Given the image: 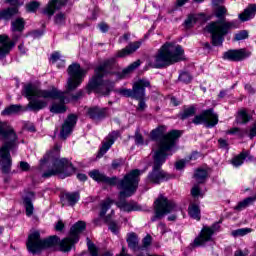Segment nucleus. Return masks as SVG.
Returning <instances> with one entry per match:
<instances>
[{"mask_svg": "<svg viewBox=\"0 0 256 256\" xmlns=\"http://www.w3.org/2000/svg\"><path fill=\"white\" fill-rule=\"evenodd\" d=\"M67 71L69 78L66 84V91L64 92L57 89L41 90L35 84L24 86V97L30 101L28 107L31 111L45 109L47 107L46 99H61V101H66V103H77L79 99H83V95H85L83 90H78L74 94H71V91H75L83 83L87 70L81 68V64L73 63L68 67Z\"/></svg>", "mask_w": 256, "mask_h": 256, "instance_id": "1", "label": "nucleus"}, {"mask_svg": "<svg viewBox=\"0 0 256 256\" xmlns=\"http://www.w3.org/2000/svg\"><path fill=\"white\" fill-rule=\"evenodd\" d=\"M89 175L91 179L97 183H104L105 185H110L112 187L118 185V189L121 191L119 192L116 206L121 209V211H126L127 213H131V211H139L137 203L133 201L127 202V200H125L126 197L135 195V191H137V187H139V175H141L139 169L132 170L130 173L126 174L122 180H119L117 176L109 177L99 170H93Z\"/></svg>", "mask_w": 256, "mask_h": 256, "instance_id": "2", "label": "nucleus"}, {"mask_svg": "<svg viewBox=\"0 0 256 256\" xmlns=\"http://www.w3.org/2000/svg\"><path fill=\"white\" fill-rule=\"evenodd\" d=\"M85 229H87V224L84 221L76 222L70 229V236L64 238L62 241L59 239V236L55 235L42 240L41 233L34 231L28 235L26 247L33 255L41 253L43 249H49L56 245H59L60 251H63V253H69L73 245L79 243V235H81Z\"/></svg>", "mask_w": 256, "mask_h": 256, "instance_id": "3", "label": "nucleus"}, {"mask_svg": "<svg viewBox=\"0 0 256 256\" xmlns=\"http://www.w3.org/2000/svg\"><path fill=\"white\" fill-rule=\"evenodd\" d=\"M174 134H169L161 139L159 142V149L153 150V167L152 171L147 176V183H153L154 185H159L162 181H169L171 179V174L165 172L161 167L165 161H167V156L169 151H172L175 147V142L169 137H173Z\"/></svg>", "mask_w": 256, "mask_h": 256, "instance_id": "4", "label": "nucleus"}, {"mask_svg": "<svg viewBox=\"0 0 256 256\" xmlns=\"http://www.w3.org/2000/svg\"><path fill=\"white\" fill-rule=\"evenodd\" d=\"M0 139L4 141L0 147V169L2 173L9 175L13 165L11 151H15L19 147V137L13 127L9 126L7 122L0 121Z\"/></svg>", "mask_w": 256, "mask_h": 256, "instance_id": "5", "label": "nucleus"}, {"mask_svg": "<svg viewBox=\"0 0 256 256\" xmlns=\"http://www.w3.org/2000/svg\"><path fill=\"white\" fill-rule=\"evenodd\" d=\"M225 15H227V8L225 6H218L215 10V17L219 20L213 21L205 27V31L211 35L214 47L223 45L225 35L229 34V31L239 29V21H227Z\"/></svg>", "mask_w": 256, "mask_h": 256, "instance_id": "6", "label": "nucleus"}, {"mask_svg": "<svg viewBox=\"0 0 256 256\" xmlns=\"http://www.w3.org/2000/svg\"><path fill=\"white\" fill-rule=\"evenodd\" d=\"M115 67H117L115 58L107 59L96 67L94 70L95 74L88 83V93L94 91V93H98L104 97L109 96L111 91L115 88V82L111 80H103V77L113 73L112 71Z\"/></svg>", "mask_w": 256, "mask_h": 256, "instance_id": "7", "label": "nucleus"}, {"mask_svg": "<svg viewBox=\"0 0 256 256\" xmlns=\"http://www.w3.org/2000/svg\"><path fill=\"white\" fill-rule=\"evenodd\" d=\"M60 148L58 145H55L54 148L47 152L43 158L40 160L41 165L45 163H51L52 167L48 171L42 174L44 179H49V177H54L55 175H60L61 177H70L75 173V167L69 162L66 158L60 157Z\"/></svg>", "mask_w": 256, "mask_h": 256, "instance_id": "8", "label": "nucleus"}, {"mask_svg": "<svg viewBox=\"0 0 256 256\" xmlns=\"http://www.w3.org/2000/svg\"><path fill=\"white\" fill-rule=\"evenodd\" d=\"M185 51L181 45L175 43H165L159 50L157 55L154 56L150 62V67L154 69H163L173 63L183 61Z\"/></svg>", "mask_w": 256, "mask_h": 256, "instance_id": "9", "label": "nucleus"}, {"mask_svg": "<svg viewBox=\"0 0 256 256\" xmlns=\"http://www.w3.org/2000/svg\"><path fill=\"white\" fill-rule=\"evenodd\" d=\"M177 204L173 200L167 199V197L160 195L154 202L155 215L151 218V221L155 222L157 219H163L165 215L178 211Z\"/></svg>", "mask_w": 256, "mask_h": 256, "instance_id": "10", "label": "nucleus"}, {"mask_svg": "<svg viewBox=\"0 0 256 256\" xmlns=\"http://www.w3.org/2000/svg\"><path fill=\"white\" fill-rule=\"evenodd\" d=\"M151 87V82L147 79H140L133 84L132 89L121 88L115 90L122 97H131L132 99H145V89Z\"/></svg>", "mask_w": 256, "mask_h": 256, "instance_id": "11", "label": "nucleus"}, {"mask_svg": "<svg viewBox=\"0 0 256 256\" xmlns=\"http://www.w3.org/2000/svg\"><path fill=\"white\" fill-rule=\"evenodd\" d=\"M167 126H158L157 128H155L154 130H152L150 132V139H152V141H157L156 143V151L159 150V143H161L162 139H165V137H168V139H173L174 141V147L177 144V139H179V137H181V131L179 130H172L170 132H168L167 134ZM171 134H174L172 136H169Z\"/></svg>", "mask_w": 256, "mask_h": 256, "instance_id": "12", "label": "nucleus"}, {"mask_svg": "<svg viewBox=\"0 0 256 256\" xmlns=\"http://www.w3.org/2000/svg\"><path fill=\"white\" fill-rule=\"evenodd\" d=\"M194 125H206V127H215L219 123V116L213 112V109L203 111L192 119Z\"/></svg>", "mask_w": 256, "mask_h": 256, "instance_id": "13", "label": "nucleus"}, {"mask_svg": "<svg viewBox=\"0 0 256 256\" xmlns=\"http://www.w3.org/2000/svg\"><path fill=\"white\" fill-rule=\"evenodd\" d=\"M20 37L21 33L19 32L18 34L17 32H13L12 39L5 34L0 35V59H5L11 53V50L17 45Z\"/></svg>", "mask_w": 256, "mask_h": 256, "instance_id": "14", "label": "nucleus"}, {"mask_svg": "<svg viewBox=\"0 0 256 256\" xmlns=\"http://www.w3.org/2000/svg\"><path fill=\"white\" fill-rule=\"evenodd\" d=\"M77 125V115L70 114L62 124V128L60 131L61 139H67L70 133H73V129Z\"/></svg>", "mask_w": 256, "mask_h": 256, "instance_id": "15", "label": "nucleus"}, {"mask_svg": "<svg viewBox=\"0 0 256 256\" xmlns=\"http://www.w3.org/2000/svg\"><path fill=\"white\" fill-rule=\"evenodd\" d=\"M251 56V52L247 51V49L242 48L238 50H228L224 53V59H227L228 61H243L244 59H247V57Z\"/></svg>", "mask_w": 256, "mask_h": 256, "instance_id": "16", "label": "nucleus"}, {"mask_svg": "<svg viewBox=\"0 0 256 256\" xmlns=\"http://www.w3.org/2000/svg\"><path fill=\"white\" fill-rule=\"evenodd\" d=\"M69 0H50L47 6L44 8V15H48V17H53L55 15V11H59V9H63Z\"/></svg>", "mask_w": 256, "mask_h": 256, "instance_id": "17", "label": "nucleus"}, {"mask_svg": "<svg viewBox=\"0 0 256 256\" xmlns=\"http://www.w3.org/2000/svg\"><path fill=\"white\" fill-rule=\"evenodd\" d=\"M213 233H215V226L211 227H204L201 230L200 235L195 238L194 240V246L199 247L201 245H204V243H207V241H211V237H213Z\"/></svg>", "mask_w": 256, "mask_h": 256, "instance_id": "18", "label": "nucleus"}, {"mask_svg": "<svg viewBox=\"0 0 256 256\" xmlns=\"http://www.w3.org/2000/svg\"><path fill=\"white\" fill-rule=\"evenodd\" d=\"M118 138V131H113L106 137L105 141L102 144V147L99 150L100 157H103V155H105V153H107L111 149V146L113 145V143H115V141H117Z\"/></svg>", "mask_w": 256, "mask_h": 256, "instance_id": "19", "label": "nucleus"}, {"mask_svg": "<svg viewBox=\"0 0 256 256\" xmlns=\"http://www.w3.org/2000/svg\"><path fill=\"white\" fill-rule=\"evenodd\" d=\"M88 115L93 121H101L109 117V108H99L97 106L88 109Z\"/></svg>", "mask_w": 256, "mask_h": 256, "instance_id": "20", "label": "nucleus"}, {"mask_svg": "<svg viewBox=\"0 0 256 256\" xmlns=\"http://www.w3.org/2000/svg\"><path fill=\"white\" fill-rule=\"evenodd\" d=\"M141 45V41L132 42L128 44V46H126L124 49L118 51L116 57L123 58L132 55V53H135V51H137Z\"/></svg>", "mask_w": 256, "mask_h": 256, "instance_id": "21", "label": "nucleus"}, {"mask_svg": "<svg viewBox=\"0 0 256 256\" xmlns=\"http://www.w3.org/2000/svg\"><path fill=\"white\" fill-rule=\"evenodd\" d=\"M256 15V4H249L248 7L238 15V19L245 23V21H251Z\"/></svg>", "mask_w": 256, "mask_h": 256, "instance_id": "22", "label": "nucleus"}, {"mask_svg": "<svg viewBox=\"0 0 256 256\" xmlns=\"http://www.w3.org/2000/svg\"><path fill=\"white\" fill-rule=\"evenodd\" d=\"M18 6L10 7L4 10L0 11V21L4 19V21H9L10 19H13L15 15L19 13Z\"/></svg>", "mask_w": 256, "mask_h": 256, "instance_id": "23", "label": "nucleus"}, {"mask_svg": "<svg viewBox=\"0 0 256 256\" xmlns=\"http://www.w3.org/2000/svg\"><path fill=\"white\" fill-rule=\"evenodd\" d=\"M197 113V107L195 105L184 106L183 111L178 114L179 119L185 121V119H189V117H194Z\"/></svg>", "mask_w": 256, "mask_h": 256, "instance_id": "24", "label": "nucleus"}, {"mask_svg": "<svg viewBox=\"0 0 256 256\" xmlns=\"http://www.w3.org/2000/svg\"><path fill=\"white\" fill-rule=\"evenodd\" d=\"M31 197H35V194L33 192H29L28 196L24 197V199H23L27 217H31V215H33V211L35 209L33 207V200H31Z\"/></svg>", "mask_w": 256, "mask_h": 256, "instance_id": "25", "label": "nucleus"}, {"mask_svg": "<svg viewBox=\"0 0 256 256\" xmlns=\"http://www.w3.org/2000/svg\"><path fill=\"white\" fill-rule=\"evenodd\" d=\"M12 33H23L25 31V19L17 18L11 22Z\"/></svg>", "mask_w": 256, "mask_h": 256, "instance_id": "26", "label": "nucleus"}, {"mask_svg": "<svg viewBox=\"0 0 256 256\" xmlns=\"http://www.w3.org/2000/svg\"><path fill=\"white\" fill-rule=\"evenodd\" d=\"M256 201V194L254 196L248 197L238 203L237 206L234 207L235 211H243V209H247L250 205Z\"/></svg>", "mask_w": 256, "mask_h": 256, "instance_id": "27", "label": "nucleus"}, {"mask_svg": "<svg viewBox=\"0 0 256 256\" xmlns=\"http://www.w3.org/2000/svg\"><path fill=\"white\" fill-rule=\"evenodd\" d=\"M59 103L54 102L50 108L51 113H65L67 111V106H65V103H69L67 101H63L61 99H58Z\"/></svg>", "mask_w": 256, "mask_h": 256, "instance_id": "28", "label": "nucleus"}, {"mask_svg": "<svg viewBox=\"0 0 256 256\" xmlns=\"http://www.w3.org/2000/svg\"><path fill=\"white\" fill-rule=\"evenodd\" d=\"M79 192H72V193H65L63 195V199L68 202V205L73 207L74 205H77L80 199Z\"/></svg>", "mask_w": 256, "mask_h": 256, "instance_id": "29", "label": "nucleus"}, {"mask_svg": "<svg viewBox=\"0 0 256 256\" xmlns=\"http://www.w3.org/2000/svg\"><path fill=\"white\" fill-rule=\"evenodd\" d=\"M128 247L132 249V251H139L141 247H139V239L135 233L129 234L127 238Z\"/></svg>", "mask_w": 256, "mask_h": 256, "instance_id": "30", "label": "nucleus"}, {"mask_svg": "<svg viewBox=\"0 0 256 256\" xmlns=\"http://www.w3.org/2000/svg\"><path fill=\"white\" fill-rule=\"evenodd\" d=\"M140 65H141V60H137V61L133 62L127 68L122 70V72L119 76V79H125V77H127V75H129V73H133V71H135V69H137Z\"/></svg>", "mask_w": 256, "mask_h": 256, "instance_id": "31", "label": "nucleus"}, {"mask_svg": "<svg viewBox=\"0 0 256 256\" xmlns=\"http://www.w3.org/2000/svg\"><path fill=\"white\" fill-rule=\"evenodd\" d=\"M188 214L192 219H196V221L201 220V210L197 204H191L188 208Z\"/></svg>", "mask_w": 256, "mask_h": 256, "instance_id": "32", "label": "nucleus"}, {"mask_svg": "<svg viewBox=\"0 0 256 256\" xmlns=\"http://www.w3.org/2000/svg\"><path fill=\"white\" fill-rule=\"evenodd\" d=\"M87 245L90 256H99V248H97V246L93 244V242L88 241ZM102 256H113V253H111L110 251H106L102 254Z\"/></svg>", "mask_w": 256, "mask_h": 256, "instance_id": "33", "label": "nucleus"}, {"mask_svg": "<svg viewBox=\"0 0 256 256\" xmlns=\"http://www.w3.org/2000/svg\"><path fill=\"white\" fill-rule=\"evenodd\" d=\"M237 123L245 125L251 121V115L247 113V110H240L238 116L236 117Z\"/></svg>", "mask_w": 256, "mask_h": 256, "instance_id": "34", "label": "nucleus"}, {"mask_svg": "<svg viewBox=\"0 0 256 256\" xmlns=\"http://www.w3.org/2000/svg\"><path fill=\"white\" fill-rule=\"evenodd\" d=\"M21 111H23L21 105H10L2 111V115H17V113H21Z\"/></svg>", "mask_w": 256, "mask_h": 256, "instance_id": "35", "label": "nucleus"}, {"mask_svg": "<svg viewBox=\"0 0 256 256\" xmlns=\"http://www.w3.org/2000/svg\"><path fill=\"white\" fill-rule=\"evenodd\" d=\"M249 155L248 152H241L239 155L235 156L232 159V165L234 167H241V165L244 163V161L247 159V156Z\"/></svg>", "mask_w": 256, "mask_h": 256, "instance_id": "36", "label": "nucleus"}, {"mask_svg": "<svg viewBox=\"0 0 256 256\" xmlns=\"http://www.w3.org/2000/svg\"><path fill=\"white\" fill-rule=\"evenodd\" d=\"M112 205H113V200H111V198H107L106 200H104L101 203L100 217L107 215V211L111 209Z\"/></svg>", "mask_w": 256, "mask_h": 256, "instance_id": "37", "label": "nucleus"}, {"mask_svg": "<svg viewBox=\"0 0 256 256\" xmlns=\"http://www.w3.org/2000/svg\"><path fill=\"white\" fill-rule=\"evenodd\" d=\"M207 170L205 169H198L194 174V179H196L197 183H205L207 179Z\"/></svg>", "mask_w": 256, "mask_h": 256, "instance_id": "38", "label": "nucleus"}, {"mask_svg": "<svg viewBox=\"0 0 256 256\" xmlns=\"http://www.w3.org/2000/svg\"><path fill=\"white\" fill-rule=\"evenodd\" d=\"M249 233H253V229L251 228H240L237 230H233L231 235L233 237H245V235H249Z\"/></svg>", "mask_w": 256, "mask_h": 256, "instance_id": "39", "label": "nucleus"}, {"mask_svg": "<svg viewBox=\"0 0 256 256\" xmlns=\"http://www.w3.org/2000/svg\"><path fill=\"white\" fill-rule=\"evenodd\" d=\"M104 221L106 223H109V229L111 232H113L114 234H117L119 233V225H117L115 223V221H111V214L107 215L105 218H104Z\"/></svg>", "mask_w": 256, "mask_h": 256, "instance_id": "40", "label": "nucleus"}, {"mask_svg": "<svg viewBox=\"0 0 256 256\" xmlns=\"http://www.w3.org/2000/svg\"><path fill=\"white\" fill-rule=\"evenodd\" d=\"M199 21V15L197 14H190L187 19L185 20V26L189 29L195 25Z\"/></svg>", "mask_w": 256, "mask_h": 256, "instance_id": "41", "label": "nucleus"}, {"mask_svg": "<svg viewBox=\"0 0 256 256\" xmlns=\"http://www.w3.org/2000/svg\"><path fill=\"white\" fill-rule=\"evenodd\" d=\"M227 135H238L239 137L243 138L245 137V134H247V130H243L238 127H233L226 131Z\"/></svg>", "mask_w": 256, "mask_h": 256, "instance_id": "42", "label": "nucleus"}, {"mask_svg": "<svg viewBox=\"0 0 256 256\" xmlns=\"http://www.w3.org/2000/svg\"><path fill=\"white\" fill-rule=\"evenodd\" d=\"M192 79L193 76H191L189 72H182L179 75V81H181L182 83H191Z\"/></svg>", "mask_w": 256, "mask_h": 256, "instance_id": "43", "label": "nucleus"}, {"mask_svg": "<svg viewBox=\"0 0 256 256\" xmlns=\"http://www.w3.org/2000/svg\"><path fill=\"white\" fill-rule=\"evenodd\" d=\"M37 9H39V2L37 1H32L26 5V11H28V13H35Z\"/></svg>", "mask_w": 256, "mask_h": 256, "instance_id": "44", "label": "nucleus"}, {"mask_svg": "<svg viewBox=\"0 0 256 256\" xmlns=\"http://www.w3.org/2000/svg\"><path fill=\"white\" fill-rule=\"evenodd\" d=\"M247 37H249L247 30H242L235 34L234 41H243V39H247Z\"/></svg>", "mask_w": 256, "mask_h": 256, "instance_id": "45", "label": "nucleus"}, {"mask_svg": "<svg viewBox=\"0 0 256 256\" xmlns=\"http://www.w3.org/2000/svg\"><path fill=\"white\" fill-rule=\"evenodd\" d=\"M66 16L65 14L63 13H58L56 16H55V23L56 25H63V23H65V20H66Z\"/></svg>", "mask_w": 256, "mask_h": 256, "instance_id": "46", "label": "nucleus"}, {"mask_svg": "<svg viewBox=\"0 0 256 256\" xmlns=\"http://www.w3.org/2000/svg\"><path fill=\"white\" fill-rule=\"evenodd\" d=\"M134 140L137 145H145V141L143 140V135H141L139 131H136L134 135Z\"/></svg>", "mask_w": 256, "mask_h": 256, "instance_id": "47", "label": "nucleus"}, {"mask_svg": "<svg viewBox=\"0 0 256 256\" xmlns=\"http://www.w3.org/2000/svg\"><path fill=\"white\" fill-rule=\"evenodd\" d=\"M125 161L123 159H116L112 161V169H119L121 165H124Z\"/></svg>", "mask_w": 256, "mask_h": 256, "instance_id": "48", "label": "nucleus"}, {"mask_svg": "<svg viewBox=\"0 0 256 256\" xmlns=\"http://www.w3.org/2000/svg\"><path fill=\"white\" fill-rule=\"evenodd\" d=\"M139 101L137 111H145L147 109V104L145 103V98L144 99H136Z\"/></svg>", "mask_w": 256, "mask_h": 256, "instance_id": "49", "label": "nucleus"}, {"mask_svg": "<svg viewBox=\"0 0 256 256\" xmlns=\"http://www.w3.org/2000/svg\"><path fill=\"white\" fill-rule=\"evenodd\" d=\"M191 195L192 197H199V195H201V188H199V185H195L191 189Z\"/></svg>", "mask_w": 256, "mask_h": 256, "instance_id": "50", "label": "nucleus"}, {"mask_svg": "<svg viewBox=\"0 0 256 256\" xmlns=\"http://www.w3.org/2000/svg\"><path fill=\"white\" fill-rule=\"evenodd\" d=\"M19 168L21 169V171L27 172L29 171V169H31V165H29V163L25 161H20Z\"/></svg>", "mask_w": 256, "mask_h": 256, "instance_id": "51", "label": "nucleus"}, {"mask_svg": "<svg viewBox=\"0 0 256 256\" xmlns=\"http://www.w3.org/2000/svg\"><path fill=\"white\" fill-rule=\"evenodd\" d=\"M59 59H61V54H59V52H54L51 54L50 61L52 63H57V61H59Z\"/></svg>", "mask_w": 256, "mask_h": 256, "instance_id": "52", "label": "nucleus"}, {"mask_svg": "<svg viewBox=\"0 0 256 256\" xmlns=\"http://www.w3.org/2000/svg\"><path fill=\"white\" fill-rule=\"evenodd\" d=\"M218 143H219V146L222 148V149H228L229 148V143L227 142V140L223 139V138H220L218 140Z\"/></svg>", "mask_w": 256, "mask_h": 256, "instance_id": "53", "label": "nucleus"}, {"mask_svg": "<svg viewBox=\"0 0 256 256\" xmlns=\"http://www.w3.org/2000/svg\"><path fill=\"white\" fill-rule=\"evenodd\" d=\"M6 2L13 7H21V5H23V2H19V0H6Z\"/></svg>", "mask_w": 256, "mask_h": 256, "instance_id": "54", "label": "nucleus"}, {"mask_svg": "<svg viewBox=\"0 0 256 256\" xmlns=\"http://www.w3.org/2000/svg\"><path fill=\"white\" fill-rule=\"evenodd\" d=\"M143 247H149V245H151V235H147L143 241Z\"/></svg>", "mask_w": 256, "mask_h": 256, "instance_id": "55", "label": "nucleus"}, {"mask_svg": "<svg viewBox=\"0 0 256 256\" xmlns=\"http://www.w3.org/2000/svg\"><path fill=\"white\" fill-rule=\"evenodd\" d=\"M63 229H65V224L63 223V221L59 220L55 226V230L63 231Z\"/></svg>", "mask_w": 256, "mask_h": 256, "instance_id": "56", "label": "nucleus"}, {"mask_svg": "<svg viewBox=\"0 0 256 256\" xmlns=\"http://www.w3.org/2000/svg\"><path fill=\"white\" fill-rule=\"evenodd\" d=\"M99 29L102 33H107V31H109V25H107L105 23H100Z\"/></svg>", "mask_w": 256, "mask_h": 256, "instance_id": "57", "label": "nucleus"}, {"mask_svg": "<svg viewBox=\"0 0 256 256\" xmlns=\"http://www.w3.org/2000/svg\"><path fill=\"white\" fill-rule=\"evenodd\" d=\"M175 167L176 169H178V171H180L181 169H183V167H185V161L180 160L176 162Z\"/></svg>", "mask_w": 256, "mask_h": 256, "instance_id": "58", "label": "nucleus"}, {"mask_svg": "<svg viewBox=\"0 0 256 256\" xmlns=\"http://www.w3.org/2000/svg\"><path fill=\"white\" fill-rule=\"evenodd\" d=\"M247 255H249V252H247V251L243 252L242 250H237L234 253V256H247Z\"/></svg>", "mask_w": 256, "mask_h": 256, "instance_id": "59", "label": "nucleus"}, {"mask_svg": "<svg viewBox=\"0 0 256 256\" xmlns=\"http://www.w3.org/2000/svg\"><path fill=\"white\" fill-rule=\"evenodd\" d=\"M170 101H171V104L174 105V107L181 105V101L177 100V98L175 97H172Z\"/></svg>", "mask_w": 256, "mask_h": 256, "instance_id": "60", "label": "nucleus"}, {"mask_svg": "<svg viewBox=\"0 0 256 256\" xmlns=\"http://www.w3.org/2000/svg\"><path fill=\"white\" fill-rule=\"evenodd\" d=\"M189 0H176V7H183Z\"/></svg>", "mask_w": 256, "mask_h": 256, "instance_id": "61", "label": "nucleus"}, {"mask_svg": "<svg viewBox=\"0 0 256 256\" xmlns=\"http://www.w3.org/2000/svg\"><path fill=\"white\" fill-rule=\"evenodd\" d=\"M77 179H79V181H87V175H85V174H78L77 175Z\"/></svg>", "mask_w": 256, "mask_h": 256, "instance_id": "62", "label": "nucleus"}, {"mask_svg": "<svg viewBox=\"0 0 256 256\" xmlns=\"http://www.w3.org/2000/svg\"><path fill=\"white\" fill-rule=\"evenodd\" d=\"M177 219L176 215H171L168 217V221H175Z\"/></svg>", "mask_w": 256, "mask_h": 256, "instance_id": "63", "label": "nucleus"}, {"mask_svg": "<svg viewBox=\"0 0 256 256\" xmlns=\"http://www.w3.org/2000/svg\"><path fill=\"white\" fill-rule=\"evenodd\" d=\"M203 47H205V49H211V44H209V42H205L203 43Z\"/></svg>", "mask_w": 256, "mask_h": 256, "instance_id": "64", "label": "nucleus"}]
</instances>
